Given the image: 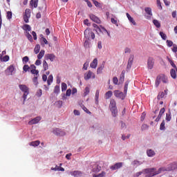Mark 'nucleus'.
<instances>
[{
	"mask_svg": "<svg viewBox=\"0 0 177 177\" xmlns=\"http://www.w3.org/2000/svg\"><path fill=\"white\" fill-rule=\"evenodd\" d=\"M40 44L42 46H44V45H49V42L45 37H42V39L40 40Z\"/></svg>",
	"mask_w": 177,
	"mask_h": 177,
	"instance_id": "nucleus-23",
	"label": "nucleus"
},
{
	"mask_svg": "<svg viewBox=\"0 0 177 177\" xmlns=\"http://www.w3.org/2000/svg\"><path fill=\"white\" fill-rule=\"evenodd\" d=\"M113 96V91H109L105 93V99H110Z\"/></svg>",
	"mask_w": 177,
	"mask_h": 177,
	"instance_id": "nucleus-30",
	"label": "nucleus"
},
{
	"mask_svg": "<svg viewBox=\"0 0 177 177\" xmlns=\"http://www.w3.org/2000/svg\"><path fill=\"white\" fill-rule=\"evenodd\" d=\"M91 77L92 78H95V74L92 71H88L87 74L84 75V80L88 81V80H91Z\"/></svg>",
	"mask_w": 177,
	"mask_h": 177,
	"instance_id": "nucleus-14",
	"label": "nucleus"
},
{
	"mask_svg": "<svg viewBox=\"0 0 177 177\" xmlns=\"http://www.w3.org/2000/svg\"><path fill=\"white\" fill-rule=\"evenodd\" d=\"M84 38L88 40L95 39V33L92 31V29L87 28L84 30Z\"/></svg>",
	"mask_w": 177,
	"mask_h": 177,
	"instance_id": "nucleus-7",
	"label": "nucleus"
},
{
	"mask_svg": "<svg viewBox=\"0 0 177 177\" xmlns=\"http://www.w3.org/2000/svg\"><path fill=\"white\" fill-rule=\"evenodd\" d=\"M36 95L38 97H41V96H42V90L41 89L38 90L37 93H36Z\"/></svg>",
	"mask_w": 177,
	"mask_h": 177,
	"instance_id": "nucleus-63",
	"label": "nucleus"
},
{
	"mask_svg": "<svg viewBox=\"0 0 177 177\" xmlns=\"http://www.w3.org/2000/svg\"><path fill=\"white\" fill-rule=\"evenodd\" d=\"M129 85V80H127L124 83V91H120V90H115L113 91L114 96L117 99H120V100H125L127 97V93L128 92V86Z\"/></svg>",
	"mask_w": 177,
	"mask_h": 177,
	"instance_id": "nucleus-1",
	"label": "nucleus"
},
{
	"mask_svg": "<svg viewBox=\"0 0 177 177\" xmlns=\"http://www.w3.org/2000/svg\"><path fill=\"white\" fill-rule=\"evenodd\" d=\"M92 1H93V3L95 5V6H96V8H100V3H99L96 0H92Z\"/></svg>",
	"mask_w": 177,
	"mask_h": 177,
	"instance_id": "nucleus-56",
	"label": "nucleus"
},
{
	"mask_svg": "<svg viewBox=\"0 0 177 177\" xmlns=\"http://www.w3.org/2000/svg\"><path fill=\"white\" fill-rule=\"evenodd\" d=\"M162 82V76L161 75L157 76L156 80L155 86L156 88H158L160 84H161Z\"/></svg>",
	"mask_w": 177,
	"mask_h": 177,
	"instance_id": "nucleus-18",
	"label": "nucleus"
},
{
	"mask_svg": "<svg viewBox=\"0 0 177 177\" xmlns=\"http://www.w3.org/2000/svg\"><path fill=\"white\" fill-rule=\"evenodd\" d=\"M43 68H44V71H46V70H48L49 68L48 62H46V61H45V60L43 61Z\"/></svg>",
	"mask_w": 177,
	"mask_h": 177,
	"instance_id": "nucleus-38",
	"label": "nucleus"
},
{
	"mask_svg": "<svg viewBox=\"0 0 177 177\" xmlns=\"http://www.w3.org/2000/svg\"><path fill=\"white\" fill-rule=\"evenodd\" d=\"M164 113H165V108H162L159 112L158 117L155 120L156 122H158V121L161 120V117H162V115L164 114Z\"/></svg>",
	"mask_w": 177,
	"mask_h": 177,
	"instance_id": "nucleus-16",
	"label": "nucleus"
},
{
	"mask_svg": "<svg viewBox=\"0 0 177 177\" xmlns=\"http://www.w3.org/2000/svg\"><path fill=\"white\" fill-rule=\"evenodd\" d=\"M53 93L56 95H59V93H60V86L56 85L54 88Z\"/></svg>",
	"mask_w": 177,
	"mask_h": 177,
	"instance_id": "nucleus-28",
	"label": "nucleus"
},
{
	"mask_svg": "<svg viewBox=\"0 0 177 177\" xmlns=\"http://www.w3.org/2000/svg\"><path fill=\"white\" fill-rule=\"evenodd\" d=\"M30 5H32V6H34V8H37L38 7V0H35L30 1Z\"/></svg>",
	"mask_w": 177,
	"mask_h": 177,
	"instance_id": "nucleus-37",
	"label": "nucleus"
},
{
	"mask_svg": "<svg viewBox=\"0 0 177 177\" xmlns=\"http://www.w3.org/2000/svg\"><path fill=\"white\" fill-rule=\"evenodd\" d=\"M30 66L27 64L24 65L23 67V70L24 71H25V73H27V71H28V70H30Z\"/></svg>",
	"mask_w": 177,
	"mask_h": 177,
	"instance_id": "nucleus-60",
	"label": "nucleus"
},
{
	"mask_svg": "<svg viewBox=\"0 0 177 177\" xmlns=\"http://www.w3.org/2000/svg\"><path fill=\"white\" fill-rule=\"evenodd\" d=\"M99 93H100V91L97 90L95 92V104H97V103H99Z\"/></svg>",
	"mask_w": 177,
	"mask_h": 177,
	"instance_id": "nucleus-39",
	"label": "nucleus"
},
{
	"mask_svg": "<svg viewBox=\"0 0 177 177\" xmlns=\"http://www.w3.org/2000/svg\"><path fill=\"white\" fill-rule=\"evenodd\" d=\"M30 73L31 74H34L35 75H37L38 77H39V71L37 69L30 70Z\"/></svg>",
	"mask_w": 177,
	"mask_h": 177,
	"instance_id": "nucleus-47",
	"label": "nucleus"
},
{
	"mask_svg": "<svg viewBox=\"0 0 177 177\" xmlns=\"http://www.w3.org/2000/svg\"><path fill=\"white\" fill-rule=\"evenodd\" d=\"M93 177H106V172L102 171V173L98 174H93Z\"/></svg>",
	"mask_w": 177,
	"mask_h": 177,
	"instance_id": "nucleus-33",
	"label": "nucleus"
},
{
	"mask_svg": "<svg viewBox=\"0 0 177 177\" xmlns=\"http://www.w3.org/2000/svg\"><path fill=\"white\" fill-rule=\"evenodd\" d=\"M22 29L24 30V31H31V26L28 24H24L23 26H22Z\"/></svg>",
	"mask_w": 177,
	"mask_h": 177,
	"instance_id": "nucleus-24",
	"label": "nucleus"
},
{
	"mask_svg": "<svg viewBox=\"0 0 177 177\" xmlns=\"http://www.w3.org/2000/svg\"><path fill=\"white\" fill-rule=\"evenodd\" d=\"M147 155L148 157H154L156 152L153 149H148L147 150Z\"/></svg>",
	"mask_w": 177,
	"mask_h": 177,
	"instance_id": "nucleus-20",
	"label": "nucleus"
},
{
	"mask_svg": "<svg viewBox=\"0 0 177 177\" xmlns=\"http://www.w3.org/2000/svg\"><path fill=\"white\" fill-rule=\"evenodd\" d=\"M135 58V56L133 55H130V57L128 60L127 70H131V68L132 67V64H133V59Z\"/></svg>",
	"mask_w": 177,
	"mask_h": 177,
	"instance_id": "nucleus-10",
	"label": "nucleus"
},
{
	"mask_svg": "<svg viewBox=\"0 0 177 177\" xmlns=\"http://www.w3.org/2000/svg\"><path fill=\"white\" fill-rule=\"evenodd\" d=\"M89 17L91 20H92V21H94V23H97V24H100L101 23L100 19H99V17H96L95 15L90 14Z\"/></svg>",
	"mask_w": 177,
	"mask_h": 177,
	"instance_id": "nucleus-12",
	"label": "nucleus"
},
{
	"mask_svg": "<svg viewBox=\"0 0 177 177\" xmlns=\"http://www.w3.org/2000/svg\"><path fill=\"white\" fill-rule=\"evenodd\" d=\"M159 35L161 37V38H162V39H163V41H165L167 39V35H165V33H164V32H160Z\"/></svg>",
	"mask_w": 177,
	"mask_h": 177,
	"instance_id": "nucleus-45",
	"label": "nucleus"
},
{
	"mask_svg": "<svg viewBox=\"0 0 177 177\" xmlns=\"http://www.w3.org/2000/svg\"><path fill=\"white\" fill-rule=\"evenodd\" d=\"M145 10L147 14H148L149 16H153V12H151V8L147 7L145 8Z\"/></svg>",
	"mask_w": 177,
	"mask_h": 177,
	"instance_id": "nucleus-32",
	"label": "nucleus"
},
{
	"mask_svg": "<svg viewBox=\"0 0 177 177\" xmlns=\"http://www.w3.org/2000/svg\"><path fill=\"white\" fill-rule=\"evenodd\" d=\"M28 60H30V58H28V56H25L22 58V62L23 63L26 64V63H28Z\"/></svg>",
	"mask_w": 177,
	"mask_h": 177,
	"instance_id": "nucleus-58",
	"label": "nucleus"
},
{
	"mask_svg": "<svg viewBox=\"0 0 177 177\" xmlns=\"http://www.w3.org/2000/svg\"><path fill=\"white\" fill-rule=\"evenodd\" d=\"M52 82H53V75H50L48 76V79L47 80V84H48V85H50L52 84Z\"/></svg>",
	"mask_w": 177,
	"mask_h": 177,
	"instance_id": "nucleus-34",
	"label": "nucleus"
},
{
	"mask_svg": "<svg viewBox=\"0 0 177 177\" xmlns=\"http://www.w3.org/2000/svg\"><path fill=\"white\" fill-rule=\"evenodd\" d=\"M55 105L58 107V109H61L63 106V101L58 100L55 102Z\"/></svg>",
	"mask_w": 177,
	"mask_h": 177,
	"instance_id": "nucleus-44",
	"label": "nucleus"
},
{
	"mask_svg": "<svg viewBox=\"0 0 177 177\" xmlns=\"http://www.w3.org/2000/svg\"><path fill=\"white\" fill-rule=\"evenodd\" d=\"M166 44L169 48H171V46H174V42L171 40H167Z\"/></svg>",
	"mask_w": 177,
	"mask_h": 177,
	"instance_id": "nucleus-49",
	"label": "nucleus"
},
{
	"mask_svg": "<svg viewBox=\"0 0 177 177\" xmlns=\"http://www.w3.org/2000/svg\"><path fill=\"white\" fill-rule=\"evenodd\" d=\"M121 129H127V124L125 122L120 121Z\"/></svg>",
	"mask_w": 177,
	"mask_h": 177,
	"instance_id": "nucleus-53",
	"label": "nucleus"
},
{
	"mask_svg": "<svg viewBox=\"0 0 177 177\" xmlns=\"http://www.w3.org/2000/svg\"><path fill=\"white\" fill-rule=\"evenodd\" d=\"M41 120V116H37L28 122V125H34L35 124H38L39 120Z\"/></svg>",
	"mask_w": 177,
	"mask_h": 177,
	"instance_id": "nucleus-11",
	"label": "nucleus"
},
{
	"mask_svg": "<svg viewBox=\"0 0 177 177\" xmlns=\"http://www.w3.org/2000/svg\"><path fill=\"white\" fill-rule=\"evenodd\" d=\"M46 60H50V62H54L56 59V55L53 53H48L45 55Z\"/></svg>",
	"mask_w": 177,
	"mask_h": 177,
	"instance_id": "nucleus-15",
	"label": "nucleus"
},
{
	"mask_svg": "<svg viewBox=\"0 0 177 177\" xmlns=\"http://www.w3.org/2000/svg\"><path fill=\"white\" fill-rule=\"evenodd\" d=\"M12 15H13V13L12 12V11L7 12L6 17H7L8 20H11Z\"/></svg>",
	"mask_w": 177,
	"mask_h": 177,
	"instance_id": "nucleus-46",
	"label": "nucleus"
},
{
	"mask_svg": "<svg viewBox=\"0 0 177 177\" xmlns=\"http://www.w3.org/2000/svg\"><path fill=\"white\" fill-rule=\"evenodd\" d=\"M64 91H67V84L64 82L62 83V91L64 92Z\"/></svg>",
	"mask_w": 177,
	"mask_h": 177,
	"instance_id": "nucleus-48",
	"label": "nucleus"
},
{
	"mask_svg": "<svg viewBox=\"0 0 177 177\" xmlns=\"http://www.w3.org/2000/svg\"><path fill=\"white\" fill-rule=\"evenodd\" d=\"M19 88L20 90H21L22 92H24L22 97L24 99L23 104H24V102L27 100V96H28V93H30L28 91V87H27V86H26L25 84H19Z\"/></svg>",
	"mask_w": 177,
	"mask_h": 177,
	"instance_id": "nucleus-5",
	"label": "nucleus"
},
{
	"mask_svg": "<svg viewBox=\"0 0 177 177\" xmlns=\"http://www.w3.org/2000/svg\"><path fill=\"white\" fill-rule=\"evenodd\" d=\"M90 92L89 87L86 86L84 89V96H86Z\"/></svg>",
	"mask_w": 177,
	"mask_h": 177,
	"instance_id": "nucleus-64",
	"label": "nucleus"
},
{
	"mask_svg": "<svg viewBox=\"0 0 177 177\" xmlns=\"http://www.w3.org/2000/svg\"><path fill=\"white\" fill-rule=\"evenodd\" d=\"M9 59H10L9 55H5V56L3 57L1 62H9Z\"/></svg>",
	"mask_w": 177,
	"mask_h": 177,
	"instance_id": "nucleus-62",
	"label": "nucleus"
},
{
	"mask_svg": "<svg viewBox=\"0 0 177 177\" xmlns=\"http://www.w3.org/2000/svg\"><path fill=\"white\" fill-rule=\"evenodd\" d=\"M39 50H41V46L39 44H37L34 48V52L36 55L39 53Z\"/></svg>",
	"mask_w": 177,
	"mask_h": 177,
	"instance_id": "nucleus-27",
	"label": "nucleus"
},
{
	"mask_svg": "<svg viewBox=\"0 0 177 177\" xmlns=\"http://www.w3.org/2000/svg\"><path fill=\"white\" fill-rule=\"evenodd\" d=\"M45 55V50H41L39 53L37 55V59L39 60H41V59H42V57H44Z\"/></svg>",
	"mask_w": 177,
	"mask_h": 177,
	"instance_id": "nucleus-26",
	"label": "nucleus"
},
{
	"mask_svg": "<svg viewBox=\"0 0 177 177\" xmlns=\"http://www.w3.org/2000/svg\"><path fill=\"white\" fill-rule=\"evenodd\" d=\"M144 172L145 174H148V175L145 176V177H153L154 176H151V175L155 174L156 171V168L145 169H143L142 171L136 173L134 177H139L140 176V175H142V174H144Z\"/></svg>",
	"mask_w": 177,
	"mask_h": 177,
	"instance_id": "nucleus-4",
	"label": "nucleus"
},
{
	"mask_svg": "<svg viewBox=\"0 0 177 177\" xmlns=\"http://www.w3.org/2000/svg\"><path fill=\"white\" fill-rule=\"evenodd\" d=\"M26 38H28L30 42H32V36L28 32H26Z\"/></svg>",
	"mask_w": 177,
	"mask_h": 177,
	"instance_id": "nucleus-50",
	"label": "nucleus"
},
{
	"mask_svg": "<svg viewBox=\"0 0 177 177\" xmlns=\"http://www.w3.org/2000/svg\"><path fill=\"white\" fill-rule=\"evenodd\" d=\"M171 118H172L171 117V111H169L168 113L166 114L165 120H166V121H167V122H169V121H171Z\"/></svg>",
	"mask_w": 177,
	"mask_h": 177,
	"instance_id": "nucleus-36",
	"label": "nucleus"
},
{
	"mask_svg": "<svg viewBox=\"0 0 177 177\" xmlns=\"http://www.w3.org/2000/svg\"><path fill=\"white\" fill-rule=\"evenodd\" d=\"M94 31L97 32V34H100V32H102V26H100L98 28H97L96 29H94Z\"/></svg>",
	"mask_w": 177,
	"mask_h": 177,
	"instance_id": "nucleus-57",
	"label": "nucleus"
},
{
	"mask_svg": "<svg viewBox=\"0 0 177 177\" xmlns=\"http://www.w3.org/2000/svg\"><path fill=\"white\" fill-rule=\"evenodd\" d=\"M71 175L75 177H80L82 175V172L80 171H74L71 173Z\"/></svg>",
	"mask_w": 177,
	"mask_h": 177,
	"instance_id": "nucleus-19",
	"label": "nucleus"
},
{
	"mask_svg": "<svg viewBox=\"0 0 177 177\" xmlns=\"http://www.w3.org/2000/svg\"><path fill=\"white\" fill-rule=\"evenodd\" d=\"M160 131H165V120H162L160 125Z\"/></svg>",
	"mask_w": 177,
	"mask_h": 177,
	"instance_id": "nucleus-42",
	"label": "nucleus"
},
{
	"mask_svg": "<svg viewBox=\"0 0 177 177\" xmlns=\"http://www.w3.org/2000/svg\"><path fill=\"white\" fill-rule=\"evenodd\" d=\"M33 84L37 86L38 85V76H35L32 79Z\"/></svg>",
	"mask_w": 177,
	"mask_h": 177,
	"instance_id": "nucleus-51",
	"label": "nucleus"
},
{
	"mask_svg": "<svg viewBox=\"0 0 177 177\" xmlns=\"http://www.w3.org/2000/svg\"><path fill=\"white\" fill-rule=\"evenodd\" d=\"M90 66L91 68H96L97 67V59L95 58L93 60V62L91 63Z\"/></svg>",
	"mask_w": 177,
	"mask_h": 177,
	"instance_id": "nucleus-21",
	"label": "nucleus"
},
{
	"mask_svg": "<svg viewBox=\"0 0 177 177\" xmlns=\"http://www.w3.org/2000/svg\"><path fill=\"white\" fill-rule=\"evenodd\" d=\"M131 164H132V165H133L134 167H135V166L138 167V166L140 165V164H142V163H141L140 161H139V160H133V162Z\"/></svg>",
	"mask_w": 177,
	"mask_h": 177,
	"instance_id": "nucleus-52",
	"label": "nucleus"
},
{
	"mask_svg": "<svg viewBox=\"0 0 177 177\" xmlns=\"http://www.w3.org/2000/svg\"><path fill=\"white\" fill-rule=\"evenodd\" d=\"M109 110L111 112L112 117H117L118 115V109H117V103L115 100L111 99L109 103Z\"/></svg>",
	"mask_w": 177,
	"mask_h": 177,
	"instance_id": "nucleus-3",
	"label": "nucleus"
},
{
	"mask_svg": "<svg viewBox=\"0 0 177 177\" xmlns=\"http://www.w3.org/2000/svg\"><path fill=\"white\" fill-rule=\"evenodd\" d=\"M91 167L92 168L93 172L97 173L102 171V167L99 166V165H97V163L92 162Z\"/></svg>",
	"mask_w": 177,
	"mask_h": 177,
	"instance_id": "nucleus-9",
	"label": "nucleus"
},
{
	"mask_svg": "<svg viewBox=\"0 0 177 177\" xmlns=\"http://www.w3.org/2000/svg\"><path fill=\"white\" fill-rule=\"evenodd\" d=\"M126 16L129 20V21H130V23H131V24L133 26H136V22L135 21V20L133 19V18L132 17H131V15H129V13L127 12L126 13Z\"/></svg>",
	"mask_w": 177,
	"mask_h": 177,
	"instance_id": "nucleus-17",
	"label": "nucleus"
},
{
	"mask_svg": "<svg viewBox=\"0 0 177 177\" xmlns=\"http://www.w3.org/2000/svg\"><path fill=\"white\" fill-rule=\"evenodd\" d=\"M169 62L171 66L174 68H175V70H176V71H177L176 65L175 64V63H174V61H172V60H171L170 59H169Z\"/></svg>",
	"mask_w": 177,
	"mask_h": 177,
	"instance_id": "nucleus-54",
	"label": "nucleus"
},
{
	"mask_svg": "<svg viewBox=\"0 0 177 177\" xmlns=\"http://www.w3.org/2000/svg\"><path fill=\"white\" fill-rule=\"evenodd\" d=\"M84 46L86 48H91V42L89 41V40L88 39L85 40Z\"/></svg>",
	"mask_w": 177,
	"mask_h": 177,
	"instance_id": "nucleus-43",
	"label": "nucleus"
},
{
	"mask_svg": "<svg viewBox=\"0 0 177 177\" xmlns=\"http://www.w3.org/2000/svg\"><path fill=\"white\" fill-rule=\"evenodd\" d=\"M120 168H122V162H117L110 167V169H111V171H115V169H120Z\"/></svg>",
	"mask_w": 177,
	"mask_h": 177,
	"instance_id": "nucleus-13",
	"label": "nucleus"
},
{
	"mask_svg": "<svg viewBox=\"0 0 177 177\" xmlns=\"http://www.w3.org/2000/svg\"><path fill=\"white\" fill-rule=\"evenodd\" d=\"M111 21L112 24H115L117 27H118V23L117 22V19H115L114 18H111Z\"/></svg>",
	"mask_w": 177,
	"mask_h": 177,
	"instance_id": "nucleus-59",
	"label": "nucleus"
},
{
	"mask_svg": "<svg viewBox=\"0 0 177 177\" xmlns=\"http://www.w3.org/2000/svg\"><path fill=\"white\" fill-rule=\"evenodd\" d=\"M177 169V162H173L170 164L167 167H160L151 176H156V175L160 174V172H165V171H174Z\"/></svg>",
	"mask_w": 177,
	"mask_h": 177,
	"instance_id": "nucleus-2",
	"label": "nucleus"
},
{
	"mask_svg": "<svg viewBox=\"0 0 177 177\" xmlns=\"http://www.w3.org/2000/svg\"><path fill=\"white\" fill-rule=\"evenodd\" d=\"M153 23L154 26L156 27V28H160V27H161V24L160 23V21H158V20L153 19Z\"/></svg>",
	"mask_w": 177,
	"mask_h": 177,
	"instance_id": "nucleus-29",
	"label": "nucleus"
},
{
	"mask_svg": "<svg viewBox=\"0 0 177 177\" xmlns=\"http://www.w3.org/2000/svg\"><path fill=\"white\" fill-rule=\"evenodd\" d=\"M6 71H8V73H10L12 75L13 71H15V66H13V65H10V66H8V68H7Z\"/></svg>",
	"mask_w": 177,
	"mask_h": 177,
	"instance_id": "nucleus-35",
	"label": "nucleus"
},
{
	"mask_svg": "<svg viewBox=\"0 0 177 177\" xmlns=\"http://www.w3.org/2000/svg\"><path fill=\"white\" fill-rule=\"evenodd\" d=\"M146 129H149V125L147 124H142L141 127V131H146Z\"/></svg>",
	"mask_w": 177,
	"mask_h": 177,
	"instance_id": "nucleus-61",
	"label": "nucleus"
},
{
	"mask_svg": "<svg viewBox=\"0 0 177 177\" xmlns=\"http://www.w3.org/2000/svg\"><path fill=\"white\" fill-rule=\"evenodd\" d=\"M156 62V59H154V58H153L152 57H149L147 59V67L148 68V70H153V67H154V63Z\"/></svg>",
	"mask_w": 177,
	"mask_h": 177,
	"instance_id": "nucleus-8",
	"label": "nucleus"
},
{
	"mask_svg": "<svg viewBox=\"0 0 177 177\" xmlns=\"http://www.w3.org/2000/svg\"><path fill=\"white\" fill-rule=\"evenodd\" d=\"M30 146H32L33 147H37V146H39V140H36V141H33L30 142Z\"/></svg>",
	"mask_w": 177,
	"mask_h": 177,
	"instance_id": "nucleus-31",
	"label": "nucleus"
},
{
	"mask_svg": "<svg viewBox=\"0 0 177 177\" xmlns=\"http://www.w3.org/2000/svg\"><path fill=\"white\" fill-rule=\"evenodd\" d=\"M52 133L55 135V136H66V135H67V133H66V130L63 129H60V128H53Z\"/></svg>",
	"mask_w": 177,
	"mask_h": 177,
	"instance_id": "nucleus-6",
	"label": "nucleus"
},
{
	"mask_svg": "<svg viewBox=\"0 0 177 177\" xmlns=\"http://www.w3.org/2000/svg\"><path fill=\"white\" fill-rule=\"evenodd\" d=\"M24 16L27 17H31V10L30 9H26L25 10V15Z\"/></svg>",
	"mask_w": 177,
	"mask_h": 177,
	"instance_id": "nucleus-41",
	"label": "nucleus"
},
{
	"mask_svg": "<svg viewBox=\"0 0 177 177\" xmlns=\"http://www.w3.org/2000/svg\"><path fill=\"white\" fill-rule=\"evenodd\" d=\"M124 79H125V73H124V71H122V73L120 74V81L123 82Z\"/></svg>",
	"mask_w": 177,
	"mask_h": 177,
	"instance_id": "nucleus-55",
	"label": "nucleus"
},
{
	"mask_svg": "<svg viewBox=\"0 0 177 177\" xmlns=\"http://www.w3.org/2000/svg\"><path fill=\"white\" fill-rule=\"evenodd\" d=\"M103 68H104V64H102L100 66H99L97 69V74H102L103 73Z\"/></svg>",
	"mask_w": 177,
	"mask_h": 177,
	"instance_id": "nucleus-25",
	"label": "nucleus"
},
{
	"mask_svg": "<svg viewBox=\"0 0 177 177\" xmlns=\"http://www.w3.org/2000/svg\"><path fill=\"white\" fill-rule=\"evenodd\" d=\"M170 75L171 78H173V80L176 79V69H171Z\"/></svg>",
	"mask_w": 177,
	"mask_h": 177,
	"instance_id": "nucleus-22",
	"label": "nucleus"
},
{
	"mask_svg": "<svg viewBox=\"0 0 177 177\" xmlns=\"http://www.w3.org/2000/svg\"><path fill=\"white\" fill-rule=\"evenodd\" d=\"M165 96V93L164 92H160L158 95L157 99L158 100H161L162 97Z\"/></svg>",
	"mask_w": 177,
	"mask_h": 177,
	"instance_id": "nucleus-40",
	"label": "nucleus"
}]
</instances>
